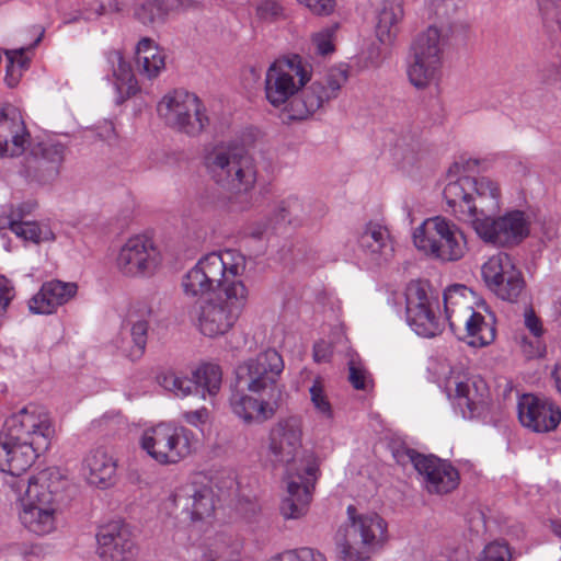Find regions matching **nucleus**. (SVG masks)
Wrapping results in <instances>:
<instances>
[{
    "mask_svg": "<svg viewBox=\"0 0 561 561\" xmlns=\"http://www.w3.org/2000/svg\"><path fill=\"white\" fill-rule=\"evenodd\" d=\"M157 113L167 126L191 137L201 135L209 125L202 100L182 89L164 94L157 104Z\"/></svg>",
    "mask_w": 561,
    "mask_h": 561,
    "instance_id": "10",
    "label": "nucleus"
},
{
    "mask_svg": "<svg viewBox=\"0 0 561 561\" xmlns=\"http://www.w3.org/2000/svg\"><path fill=\"white\" fill-rule=\"evenodd\" d=\"M44 33L45 30L41 28L37 38L28 47L7 49L4 51L7 58L4 81L9 88H15L19 84L24 71L30 68V64L33 57V49L41 43Z\"/></svg>",
    "mask_w": 561,
    "mask_h": 561,
    "instance_id": "37",
    "label": "nucleus"
},
{
    "mask_svg": "<svg viewBox=\"0 0 561 561\" xmlns=\"http://www.w3.org/2000/svg\"><path fill=\"white\" fill-rule=\"evenodd\" d=\"M551 375L554 380L556 387H557L559 393L561 394V364L556 365Z\"/></svg>",
    "mask_w": 561,
    "mask_h": 561,
    "instance_id": "59",
    "label": "nucleus"
},
{
    "mask_svg": "<svg viewBox=\"0 0 561 561\" xmlns=\"http://www.w3.org/2000/svg\"><path fill=\"white\" fill-rule=\"evenodd\" d=\"M77 291L78 285L72 282H46L28 300V310L33 314H53L60 306L72 299Z\"/></svg>",
    "mask_w": 561,
    "mask_h": 561,
    "instance_id": "25",
    "label": "nucleus"
},
{
    "mask_svg": "<svg viewBox=\"0 0 561 561\" xmlns=\"http://www.w3.org/2000/svg\"><path fill=\"white\" fill-rule=\"evenodd\" d=\"M239 546L228 536L217 534L194 547L188 561H239Z\"/></svg>",
    "mask_w": 561,
    "mask_h": 561,
    "instance_id": "31",
    "label": "nucleus"
},
{
    "mask_svg": "<svg viewBox=\"0 0 561 561\" xmlns=\"http://www.w3.org/2000/svg\"><path fill=\"white\" fill-rule=\"evenodd\" d=\"M501 192L497 183L490 178L471 176V204L476 206V218L500 209Z\"/></svg>",
    "mask_w": 561,
    "mask_h": 561,
    "instance_id": "34",
    "label": "nucleus"
},
{
    "mask_svg": "<svg viewBox=\"0 0 561 561\" xmlns=\"http://www.w3.org/2000/svg\"><path fill=\"white\" fill-rule=\"evenodd\" d=\"M203 165L214 183L229 193L231 210L243 211L252 205L257 165L244 149L232 144H217L205 149Z\"/></svg>",
    "mask_w": 561,
    "mask_h": 561,
    "instance_id": "3",
    "label": "nucleus"
},
{
    "mask_svg": "<svg viewBox=\"0 0 561 561\" xmlns=\"http://www.w3.org/2000/svg\"><path fill=\"white\" fill-rule=\"evenodd\" d=\"M173 503L192 522L211 517L216 508L211 486L197 479L181 484L173 494Z\"/></svg>",
    "mask_w": 561,
    "mask_h": 561,
    "instance_id": "21",
    "label": "nucleus"
},
{
    "mask_svg": "<svg viewBox=\"0 0 561 561\" xmlns=\"http://www.w3.org/2000/svg\"><path fill=\"white\" fill-rule=\"evenodd\" d=\"M283 370L280 354L272 348L266 350L236 368V387L257 394L268 392L272 397Z\"/></svg>",
    "mask_w": 561,
    "mask_h": 561,
    "instance_id": "14",
    "label": "nucleus"
},
{
    "mask_svg": "<svg viewBox=\"0 0 561 561\" xmlns=\"http://www.w3.org/2000/svg\"><path fill=\"white\" fill-rule=\"evenodd\" d=\"M162 263L161 252L150 237L136 234L128 238L121 247L116 267L128 277H147L152 275Z\"/></svg>",
    "mask_w": 561,
    "mask_h": 561,
    "instance_id": "17",
    "label": "nucleus"
},
{
    "mask_svg": "<svg viewBox=\"0 0 561 561\" xmlns=\"http://www.w3.org/2000/svg\"><path fill=\"white\" fill-rule=\"evenodd\" d=\"M30 134L20 110L11 104L0 107V157H18L28 144Z\"/></svg>",
    "mask_w": 561,
    "mask_h": 561,
    "instance_id": "23",
    "label": "nucleus"
},
{
    "mask_svg": "<svg viewBox=\"0 0 561 561\" xmlns=\"http://www.w3.org/2000/svg\"><path fill=\"white\" fill-rule=\"evenodd\" d=\"M407 456L430 494H448L459 485V471L449 461L414 449H409Z\"/></svg>",
    "mask_w": 561,
    "mask_h": 561,
    "instance_id": "19",
    "label": "nucleus"
},
{
    "mask_svg": "<svg viewBox=\"0 0 561 561\" xmlns=\"http://www.w3.org/2000/svg\"><path fill=\"white\" fill-rule=\"evenodd\" d=\"M54 436L55 427L45 409L23 407L5 420L0 433V470L11 476L24 473L48 450Z\"/></svg>",
    "mask_w": 561,
    "mask_h": 561,
    "instance_id": "2",
    "label": "nucleus"
},
{
    "mask_svg": "<svg viewBox=\"0 0 561 561\" xmlns=\"http://www.w3.org/2000/svg\"><path fill=\"white\" fill-rule=\"evenodd\" d=\"M557 1L558 0H537V3L539 7V10L546 14V13H549L554 8V5L557 4Z\"/></svg>",
    "mask_w": 561,
    "mask_h": 561,
    "instance_id": "58",
    "label": "nucleus"
},
{
    "mask_svg": "<svg viewBox=\"0 0 561 561\" xmlns=\"http://www.w3.org/2000/svg\"><path fill=\"white\" fill-rule=\"evenodd\" d=\"M478 558L483 561H511L512 554L507 543L492 541L483 548Z\"/></svg>",
    "mask_w": 561,
    "mask_h": 561,
    "instance_id": "47",
    "label": "nucleus"
},
{
    "mask_svg": "<svg viewBox=\"0 0 561 561\" xmlns=\"http://www.w3.org/2000/svg\"><path fill=\"white\" fill-rule=\"evenodd\" d=\"M302 420L290 415L279 419L268 432V451L273 460L287 469H302L301 459L312 451H302Z\"/></svg>",
    "mask_w": 561,
    "mask_h": 561,
    "instance_id": "13",
    "label": "nucleus"
},
{
    "mask_svg": "<svg viewBox=\"0 0 561 561\" xmlns=\"http://www.w3.org/2000/svg\"><path fill=\"white\" fill-rule=\"evenodd\" d=\"M300 461L302 469L286 470V495L279 505L280 515L285 519L305 517L312 501L314 484L318 479L319 461L314 454L306 455Z\"/></svg>",
    "mask_w": 561,
    "mask_h": 561,
    "instance_id": "12",
    "label": "nucleus"
},
{
    "mask_svg": "<svg viewBox=\"0 0 561 561\" xmlns=\"http://www.w3.org/2000/svg\"><path fill=\"white\" fill-rule=\"evenodd\" d=\"M105 61L108 71L112 73L111 82L116 93L115 103L123 104L140 91L138 81L130 64L125 60L121 50H107L105 53Z\"/></svg>",
    "mask_w": 561,
    "mask_h": 561,
    "instance_id": "26",
    "label": "nucleus"
},
{
    "mask_svg": "<svg viewBox=\"0 0 561 561\" xmlns=\"http://www.w3.org/2000/svg\"><path fill=\"white\" fill-rule=\"evenodd\" d=\"M256 14L261 20L271 22L284 15L282 5L275 0L262 1L256 8Z\"/></svg>",
    "mask_w": 561,
    "mask_h": 561,
    "instance_id": "50",
    "label": "nucleus"
},
{
    "mask_svg": "<svg viewBox=\"0 0 561 561\" xmlns=\"http://www.w3.org/2000/svg\"><path fill=\"white\" fill-rule=\"evenodd\" d=\"M309 394L316 412L325 420H332L334 416L333 408L321 377H317L313 380L309 388Z\"/></svg>",
    "mask_w": 561,
    "mask_h": 561,
    "instance_id": "46",
    "label": "nucleus"
},
{
    "mask_svg": "<svg viewBox=\"0 0 561 561\" xmlns=\"http://www.w3.org/2000/svg\"><path fill=\"white\" fill-rule=\"evenodd\" d=\"M138 72L152 80L165 68V55L150 38H142L136 47Z\"/></svg>",
    "mask_w": 561,
    "mask_h": 561,
    "instance_id": "38",
    "label": "nucleus"
},
{
    "mask_svg": "<svg viewBox=\"0 0 561 561\" xmlns=\"http://www.w3.org/2000/svg\"><path fill=\"white\" fill-rule=\"evenodd\" d=\"M348 380L357 390H366L370 383V375L362 364L351 360L348 363Z\"/></svg>",
    "mask_w": 561,
    "mask_h": 561,
    "instance_id": "49",
    "label": "nucleus"
},
{
    "mask_svg": "<svg viewBox=\"0 0 561 561\" xmlns=\"http://www.w3.org/2000/svg\"><path fill=\"white\" fill-rule=\"evenodd\" d=\"M336 25L324 27L312 36V43L319 55L325 56L334 50L333 36Z\"/></svg>",
    "mask_w": 561,
    "mask_h": 561,
    "instance_id": "48",
    "label": "nucleus"
},
{
    "mask_svg": "<svg viewBox=\"0 0 561 561\" xmlns=\"http://www.w3.org/2000/svg\"><path fill=\"white\" fill-rule=\"evenodd\" d=\"M183 419L187 424L194 427H199L206 424L208 419V411L206 408H202L195 411H187L183 413Z\"/></svg>",
    "mask_w": 561,
    "mask_h": 561,
    "instance_id": "55",
    "label": "nucleus"
},
{
    "mask_svg": "<svg viewBox=\"0 0 561 561\" xmlns=\"http://www.w3.org/2000/svg\"><path fill=\"white\" fill-rule=\"evenodd\" d=\"M221 380L220 367L209 363L202 364L193 370L192 378L171 369L158 376L161 387L181 398L198 391H202L203 397H205V392L209 396H216L220 389Z\"/></svg>",
    "mask_w": 561,
    "mask_h": 561,
    "instance_id": "18",
    "label": "nucleus"
},
{
    "mask_svg": "<svg viewBox=\"0 0 561 561\" xmlns=\"http://www.w3.org/2000/svg\"><path fill=\"white\" fill-rule=\"evenodd\" d=\"M312 66L299 55L276 59L266 70L264 91L274 107L285 106L288 121H302L336 99L347 81V71L331 68L310 85Z\"/></svg>",
    "mask_w": 561,
    "mask_h": 561,
    "instance_id": "1",
    "label": "nucleus"
},
{
    "mask_svg": "<svg viewBox=\"0 0 561 561\" xmlns=\"http://www.w3.org/2000/svg\"><path fill=\"white\" fill-rule=\"evenodd\" d=\"M472 290L466 285L455 284L447 287L443 295L446 318L453 331L458 328L457 314H469L472 307Z\"/></svg>",
    "mask_w": 561,
    "mask_h": 561,
    "instance_id": "36",
    "label": "nucleus"
},
{
    "mask_svg": "<svg viewBox=\"0 0 561 561\" xmlns=\"http://www.w3.org/2000/svg\"><path fill=\"white\" fill-rule=\"evenodd\" d=\"M35 207L34 203H24L12 209L7 217L8 228L19 238L34 243L53 241L55 234L47 226H39L34 221H23L25 215Z\"/></svg>",
    "mask_w": 561,
    "mask_h": 561,
    "instance_id": "30",
    "label": "nucleus"
},
{
    "mask_svg": "<svg viewBox=\"0 0 561 561\" xmlns=\"http://www.w3.org/2000/svg\"><path fill=\"white\" fill-rule=\"evenodd\" d=\"M451 34L448 26L438 27L437 24H431L415 36L410 47V54L443 61Z\"/></svg>",
    "mask_w": 561,
    "mask_h": 561,
    "instance_id": "29",
    "label": "nucleus"
},
{
    "mask_svg": "<svg viewBox=\"0 0 561 561\" xmlns=\"http://www.w3.org/2000/svg\"><path fill=\"white\" fill-rule=\"evenodd\" d=\"M405 314L411 329L422 337H433L442 332V322L434 306L437 301L430 285L423 280H411L405 288Z\"/></svg>",
    "mask_w": 561,
    "mask_h": 561,
    "instance_id": "16",
    "label": "nucleus"
},
{
    "mask_svg": "<svg viewBox=\"0 0 561 561\" xmlns=\"http://www.w3.org/2000/svg\"><path fill=\"white\" fill-rule=\"evenodd\" d=\"M348 523L335 535L336 551L342 561H369L388 540V524L376 513L357 514L347 507Z\"/></svg>",
    "mask_w": 561,
    "mask_h": 561,
    "instance_id": "6",
    "label": "nucleus"
},
{
    "mask_svg": "<svg viewBox=\"0 0 561 561\" xmlns=\"http://www.w3.org/2000/svg\"><path fill=\"white\" fill-rule=\"evenodd\" d=\"M313 358L317 363H323L329 359L328 348L324 342L314 344Z\"/></svg>",
    "mask_w": 561,
    "mask_h": 561,
    "instance_id": "57",
    "label": "nucleus"
},
{
    "mask_svg": "<svg viewBox=\"0 0 561 561\" xmlns=\"http://www.w3.org/2000/svg\"><path fill=\"white\" fill-rule=\"evenodd\" d=\"M276 216L279 221L289 225H297L305 218V205L296 196H289L278 203L276 206Z\"/></svg>",
    "mask_w": 561,
    "mask_h": 561,
    "instance_id": "45",
    "label": "nucleus"
},
{
    "mask_svg": "<svg viewBox=\"0 0 561 561\" xmlns=\"http://www.w3.org/2000/svg\"><path fill=\"white\" fill-rule=\"evenodd\" d=\"M443 389L463 419H480L490 411V390L485 380L478 375L453 367L444 379Z\"/></svg>",
    "mask_w": 561,
    "mask_h": 561,
    "instance_id": "11",
    "label": "nucleus"
},
{
    "mask_svg": "<svg viewBox=\"0 0 561 561\" xmlns=\"http://www.w3.org/2000/svg\"><path fill=\"white\" fill-rule=\"evenodd\" d=\"M412 238L419 251L442 263L460 261L468 252L463 230L444 216L425 219L414 229Z\"/></svg>",
    "mask_w": 561,
    "mask_h": 561,
    "instance_id": "9",
    "label": "nucleus"
},
{
    "mask_svg": "<svg viewBox=\"0 0 561 561\" xmlns=\"http://www.w3.org/2000/svg\"><path fill=\"white\" fill-rule=\"evenodd\" d=\"M443 194L451 211L472 225V219L476 218V206L471 204V176L462 175L455 181H449Z\"/></svg>",
    "mask_w": 561,
    "mask_h": 561,
    "instance_id": "32",
    "label": "nucleus"
},
{
    "mask_svg": "<svg viewBox=\"0 0 561 561\" xmlns=\"http://www.w3.org/2000/svg\"><path fill=\"white\" fill-rule=\"evenodd\" d=\"M458 328L465 325L468 344L474 347H483L491 344L495 339L493 322H486L485 318L472 311L467 314H457Z\"/></svg>",
    "mask_w": 561,
    "mask_h": 561,
    "instance_id": "40",
    "label": "nucleus"
},
{
    "mask_svg": "<svg viewBox=\"0 0 561 561\" xmlns=\"http://www.w3.org/2000/svg\"><path fill=\"white\" fill-rule=\"evenodd\" d=\"M96 541V553L102 561H133L138 554L133 528L123 520H111L102 525Z\"/></svg>",
    "mask_w": 561,
    "mask_h": 561,
    "instance_id": "20",
    "label": "nucleus"
},
{
    "mask_svg": "<svg viewBox=\"0 0 561 561\" xmlns=\"http://www.w3.org/2000/svg\"><path fill=\"white\" fill-rule=\"evenodd\" d=\"M443 61L426 59L410 54L407 75L410 83L417 90L436 85L442 77Z\"/></svg>",
    "mask_w": 561,
    "mask_h": 561,
    "instance_id": "35",
    "label": "nucleus"
},
{
    "mask_svg": "<svg viewBox=\"0 0 561 561\" xmlns=\"http://www.w3.org/2000/svg\"><path fill=\"white\" fill-rule=\"evenodd\" d=\"M15 297V288L12 282L0 275V316L4 314Z\"/></svg>",
    "mask_w": 561,
    "mask_h": 561,
    "instance_id": "52",
    "label": "nucleus"
},
{
    "mask_svg": "<svg viewBox=\"0 0 561 561\" xmlns=\"http://www.w3.org/2000/svg\"><path fill=\"white\" fill-rule=\"evenodd\" d=\"M525 287L522 272L514 265L511 271L490 290L506 301H516Z\"/></svg>",
    "mask_w": 561,
    "mask_h": 561,
    "instance_id": "43",
    "label": "nucleus"
},
{
    "mask_svg": "<svg viewBox=\"0 0 561 561\" xmlns=\"http://www.w3.org/2000/svg\"><path fill=\"white\" fill-rule=\"evenodd\" d=\"M552 533L561 539V522L560 520H551L550 524Z\"/></svg>",
    "mask_w": 561,
    "mask_h": 561,
    "instance_id": "60",
    "label": "nucleus"
},
{
    "mask_svg": "<svg viewBox=\"0 0 561 561\" xmlns=\"http://www.w3.org/2000/svg\"><path fill=\"white\" fill-rule=\"evenodd\" d=\"M517 414L520 424L535 433L554 431L561 422V410L557 404L531 393L518 399Z\"/></svg>",
    "mask_w": 561,
    "mask_h": 561,
    "instance_id": "22",
    "label": "nucleus"
},
{
    "mask_svg": "<svg viewBox=\"0 0 561 561\" xmlns=\"http://www.w3.org/2000/svg\"><path fill=\"white\" fill-rule=\"evenodd\" d=\"M514 265L513 259L505 252H499L489 257L481 267L482 278L488 288L490 289L497 282L503 280Z\"/></svg>",
    "mask_w": 561,
    "mask_h": 561,
    "instance_id": "42",
    "label": "nucleus"
},
{
    "mask_svg": "<svg viewBox=\"0 0 561 561\" xmlns=\"http://www.w3.org/2000/svg\"><path fill=\"white\" fill-rule=\"evenodd\" d=\"M472 228L485 243L496 247H514L529 234V221L522 210H511L496 218L486 214L472 219Z\"/></svg>",
    "mask_w": 561,
    "mask_h": 561,
    "instance_id": "15",
    "label": "nucleus"
},
{
    "mask_svg": "<svg viewBox=\"0 0 561 561\" xmlns=\"http://www.w3.org/2000/svg\"><path fill=\"white\" fill-rule=\"evenodd\" d=\"M116 468V460L104 447L89 450L82 460V473L88 483L100 489L113 484Z\"/></svg>",
    "mask_w": 561,
    "mask_h": 561,
    "instance_id": "28",
    "label": "nucleus"
},
{
    "mask_svg": "<svg viewBox=\"0 0 561 561\" xmlns=\"http://www.w3.org/2000/svg\"><path fill=\"white\" fill-rule=\"evenodd\" d=\"M43 159L51 164L54 170L62 162L65 147L61 144H48L42 149Z\"/></svg>",
    "mask_w": 561,
    "mask_h": 561,
    "instance_id": "53",
    "label": "nucleus"
},
{
    "mask_svg": "<svg viewBox=\"0 0 561 561\" xmlns=\"http://www.w3.org/2000/svg\"><path fill=\"white\" fill-rule=\"evenodd\" d=\"M304 4L309 11L316 15H329L335 7L334 0H297Z\"/></svg>",
    "mask_w": 561,
    "mask_h": 561,
    "instance_id": "54",
    "label": "nucleus"
},
{
    "mask_svg": "<svg viewBox=\"0 0 561 561\" xmlns=\"http://www.w3.org/2000/svg\"><path fill=\"white\" fill-rule=\"evenodd\" d=\"M247 388L237 387L229 399L232 413L244 424L263 423L272 419L276 407L263 398H254L244 392Z\"/></svg>",
    "mask_w": 561,
    "mask_h": 561,
    "instance_id": "27",
    "label": "nucleus"
},
{
    "mask_svg": "<svg viewBox=\"0 0 561 561\" xmlns=\"http://www.w3.org/2000/svg\"><path fill=\"white\" fill-rule=\"evenodd\" d=\"M525 325L534 336H541L543 332L541 321L531 308L525 311Z\"/></svg>",
    "mask_w": 561,
    "mask_h": 561,
    "instance_id": "56",
    "label": "nucleus"
},
{
    "mask_svg": "<svg viewBox=\"0 0 561 561\" xmlns=\"http://www.w3.org/2000/svg\"><path fill=\"white\" fill-rule=\"evenodd\" d=\"M245 285H234L229 294L206 295L197 298L188 314L197 330L207 337H217L229 332L248 301Z\"/></svg>",
    "mask_w": 561,
    "mask_h": 561,
    "instance_id": "7",
    "label": "nucleus"
},
{
    "mask_svg": "<svg viewBox=\"0 0 561 561\" xmlns=\"http://www.w3.org/2000/svg\"><path fill=\"white\" fill-rule=\"evenodd\" d=\"M359 256L370 265L389 262L394 254V247L387 228L369 222L358 237Z\"/></svg>",
    "mask_w": 561,
    "mask_h": 561,
    "instance_id": "24",
    "label": "nucleus"
},
{
    "mask_svg": "<svg viewBox=\"0 0 561 561\" xmlns=\"http://www.w3.org/2000/svg\"><path fill=\"white\" fill-rule=\"evenodd\" d=\"M68 479L58 468H46L28 479L19 500V520L30 533L46 536L57 529Z\"/></svg>",
    "mask_w": 561,
    "mask_h": 561,
    "instance_id": "4",
    "label": "nucleus"
},
{
    "mask_svg": "<svg viewBox=\"0 0 561 561\" xmlns=\"http://www.w3.org/2000/svg\"><path fill=\"white\" fill-rule=\"evenodd\" d=\"M403 18V9L399 1L386 0L377 15L375 33L381 44L393 43L399 32V23Z\"/></svg>",
    "mask_w": 561,
    "mask_h": 561,
    "instance_id": "39",
    "label": "nucleus"
},
{
    "mask_svg": "<svg viewBox=\"0 0 561 561\" xmlns=\"http://www.w3.org/2000/svg\"><path fill=\"white\" fill-rule=\"evenodd\" d=\"M195 433L175 422H160L146 428L139 438L140 448L158 465L174 466L195 454Z\"/></svg>",
    "mask_w": 561,
    "mask_h": 561,
    "instance_id": "8",
    "label": "nucleus"
},
{
    "mask_svg": "<svg viewBox=\"0 0 561 561\" xmlns=\"http://www.w3.org/2000/svg\"><path fill=\"white\" fill-rule=\"evenodd\" d=\"M149 322L146 319H137L130 321V337L131 345L125 348L123 352L127 358L131 362L140 359L147 347L148 341Z\"/></svg>",
    "mask_w": 561,
    "mask_h": 561,
    "instance_id": "44",
    "label": "nucleus"
},
{
    "mask_svg": "<svg viewBox=\"0 0 561 561\" xmlns=\"http://www.w3.org/2000/svg\"><path fill=\"white\" fill-rule=\"evenodd\" d=\"M461 3L462 0H427L428 12L433 18L432 24H437L438 27L448 26L450 33H454Z\"/></svg>",
    "mask_w": 561,
    "mask_h": 561,
    "instance_id": "41",
    "label": "nucleus"
},
{
    "mask_svg": "<svg viewBox=\"0 0 561 561\" xmlns=\"http://www.w3.org/2000/svg\"><path fill=\"white\" fill-rule=\"evenodd\" d=\"M201 2V0H146L136 8L135 15L142 24H160L170 14L198 8Z\"/></svg>",
    "mask_w": 561,
    "mask_h": 561,
    "instance_id": "33",
    "label": "nucleus"
},
{
    "mask_svg": "<svg viewBox=\"0 0 561 561\" xmlns=\"http://www.w3.org/2000/svg\"><path fill=\"white\" fill-rule=\"evenodd\" d=\"M480 165V161L478 159L468 158L465 156L459 157L453 165L449 168V176H462L468 175V173L473 172Z\"/></svg>",
    "mask_w": 561,
    "mask_h": 561,
    "instance_id": "51",
    "label": "nucleus"
},
{
    "mask_svg": "<svg viewBox=\"0 0 561 561\" xmlns=\"http://www.w3.org/2000/svg\"><path fill=\"white\" fill-rule=\"evenodd\" d=\"M245 266V256L236 250L207 253L183 276V293L188 298L229 294L232 286L244 285L239 277Z\"/></svg>",
    "mask_w": 561,
    "mask_h": 561,
    "instance_id": "5",
    "label": "nucleus"
}]
</instances>
